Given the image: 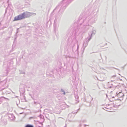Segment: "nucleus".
I'll return each instance as SVG.
<instances>
[{"label": "nucleus", "instance_id": "1", "mask_svg": "<svg viewBox=\"0 0 127 127\" xmlns=\"http://www.w3.org/2000/svg\"><path fill=\"white\" fill-rule=\"evenodd\" d=\"M31 13L27 12H24L15 17L13 21L21 20L26 18L29 17L31 15Z\"/></svg>", "mask_w": 127, "mask_h": 127}, {"label": "nucleus", "instance_id": "2", "mask_svg": "<svg viewBox=\"0 0 127 127\" xmlns=\"http://www.w3.org/2000/svg\"><path fill=\"white\" fill-rule=\"evenodd\" d=\"M123 95V94L121 92H120L118 95L117 96L119 97V98H121L122 97Z\"/></svg>", "mask_w": 127, "mask_h": 127}, {"label": "nucleus", "instance_id": "3", "mask_svg": "<svg viewBox=\"0 0 127 127\" xmlns=\"http://www.w3.org/2000/svg\"><path fill=\"white\" fill-rule=\"evenodd\" d=\"M25 127H34L32 125H27Z\"/></svg>", "mask_w": 127, "mask_h": 127}]
</instances>
